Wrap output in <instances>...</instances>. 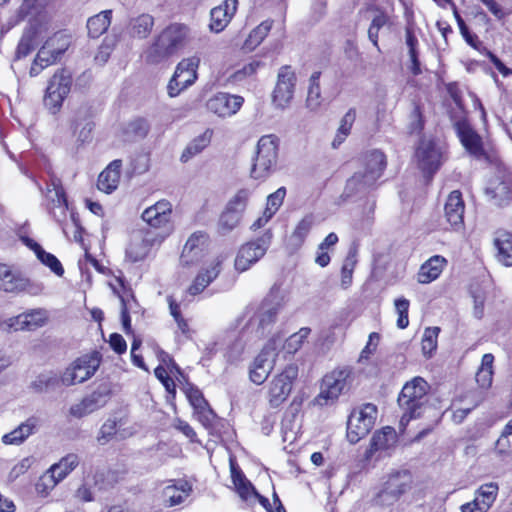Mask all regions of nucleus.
<instances>
[{
    "instance_id": "9d476101",
    "label": "nucleus",
    "mask_w": 512,
    "mask_h": 512,
    "mask_svg": "<svg viewBox=\"0 0 512 512\" xmlns=\"http://www.w3.org/2000/svg\"><path fill=\"white\" fill-rule=\"evenodd\" d=\"M271 239L272 233L267 231L257 240L242 245L235 259V269L239 272H245L258 262L265 255Z\"/></svg>"
},
{
    "instance_id": "4c0bfd02",
    "label": "nucleus",
    "mask_w": 512,
    "mask_h": 512,
    "mask_svg": "<svg viewBox=\"0 0 512 512\" xmlns=\"http://www.w3.org/2000/svg\"><path fill=\"white\" fill-rule=\"evenodd\" d=\"M151 245L149 238L135 235L126 248V256L133 262L141 261L147 256Z\"/></svg>"
},
{
    "instance_id": "864d4df0",
    "label": "nucleus",
    "mask_w": 512,
    "mask_h": 512,
    "mask_svg": "<svg viewBox=\"0 0 512 512\" xmlns=\"http://www.w3.org/2000/svg\"><path fill=\"white\" fill-rule=\"evenodd\" d=\"M286 195L285 187L278 188L274 193L267 197V205L264 212L268 217H272L280 208Z\"/></svg>"
},
{
    "instance_id": "49530a36",
    "label": "nucleus",
    "mask_w": 512,
    "mask_h": 512,
    "mask_svg": "<svg viewBox=\"0 0 512 512\" xmlns=\"http://www.w3.org/2000/svg\"><path fill=\"white\" fill-rule=\"evenodd\" d=\"M320 75L321 73L316 71L310 76L309 79L306 105L312 111L318 110L322 103L321 89L319 84Z\"/></svg>"
},
{
    "instance_id": "13d9d810",
    "label": "nucleus",
    "mask_w": 512,
    "mask_h": 512,
    "mask_svg": "<svg viewBox=\"0 0 512 512\" xmlns=\"http://www.w3.org/2000/svg\"><path fill=\"white\" fill-rule=\"evenodd\" d=\"M184 392L194 411L197 409H203V407L208 404L202 392L197 387L187 384L184 388Z\"/></svg>"
},
{
    "instance_id": "e433bc0d",
    "label": "nucleus",
    "mask_w": 512,
    "mask_h": 512,
    "mask_svg": "<svg viewBox=\"0 0 512 512\" xmlns=\"http://www.w3.org/2000/svg\"><path fill=\"white\" fill-rule=\"evenodd\" d=\"M112 10H104L87 20L88 34L92 38H98L107 31L111 24Z\"/></svg>"
},
{
    "instance_id": "3c124183",
    "label": "nucleus",
    "mask_w": 512,
    "mask_h": 512,
    "mask_svg": "<svg viewBox=\"0 0 512 512\" xmlns=\"http://www.w3.org/2000/svg\"><path fill=\"white\" fill-rule=\"evenodd\" d=\"M241 214L226 207L219 219V230L222 234L232 231L240 222Z\"/></svg>"
},
{
    "instance_id": "a18cd8bd",
    "label": "nucleus",
    "mask_w": 512,
    "mask_h": 512,
    "mask_svg": "<svg viewBox=\"0 0 512 512\" xmlns=\"http://www.w3.org/2000/svg\"><path fill=\"white\" fill-rule=\"evenodd\" d=\"M355 119L356 110L354 108H350L340 121L339 128L332 141L333 148H338L345 141L346 137L350 134Z\"/></svg>"
},
{
    "instance_id": "a19ab883",
    "label": "nucleus",
    "mask_w": 512,
    "mask_h": 512,
    "mask_svg": "<svg viewBox=\"0 0 512 512\" xmlns=\"http://www.w3.org/2000/svg\"><path fill=\"white\" fill-rule=\"evenodd\" d=\"M273 25L272 20H265L254 28L246 38L243 49L247 51L254 50L266 38Z\"/></svg>"
},
{
    "instance_id": "c03bdc74",
    "label": "nucleus",
    "mask_w": 512,
    "mask_h": 512,
    "mask_svg": "<svg viewBox=\"0 0 512 512\" xmlns=\"http://www.w3.org/2000/svg\"><path fill=\"white\" fill-rule=\"evenodd\" d=\"M493 362L494 356L490 353L484 354L481 366L476 373V382L482 388H489L493 378Z\"/></svg>"
},
{
    "instance_id": "774afa93",
    "label": "nucleus",
    "mask_w": 512,
    "mask_h": 512,
    "mask_svg": "<svg viewBox=\"0 0 512 512\" xmlns=\"http://www.w3.org/2000/svg\"><path fill=\"white\" fill-rule=\"evenodd\" d=\"M55 377L49 374H40L37 378L32 382V388L37 392H43L48 389L51 385L55 383Z\"/></svg>"
},
{
    "instance_id": "6ab92c4d",
    "label": "nucleus",
    "mask_w": 512,
    "mask_h": 512,
    "mask_svg": "<svg viewBox=\"0 0 512 512\" xmlns=\"http://www.w3.org/2000/svg\"><path fill=\"white\" fill-rule=\"evenodd\" d=\"M244 99L228 93H218L207 101V109L219 117H230L241 108Z\"/></svg>"
},
{
    "instance_id": "c85d7f7f",
    "label": "nucleus",
    "mask_w": 512,
    "mask_h": 512,
    "mask_svg": "<svg viewBox=\"0 0 512 512\" xmlns=\"http://www.w3.org/2000/svg\"><path fill=\"white\" fill-rule=\"evenodd\" d=\"M365 170H359L350 177L345 186V194L350 197L357 194H365L374 188L377 178Z\"/></svg>"
},
{
    "instance_id": "473e14b6",
    "label": "nucleus",
    "mask_w": 512,
    "mask_h": 512,
    "mask_svg": "<svg viewBox=\"0 0 512 512\" xmlns=\"http://www.w3.org/2000/svg\"><path fill=\"white\" fill-rule=\"evenodd\" d=\"M446 262V259L442 256H432L420 267L418 272V282L428 284L436 280L442 273Z\"/></svg>"
},
{
    "instance_id": "72a5a7b5",
    "label": "nucleus",
    "mask_w": 512,
    "mask_h": 512,
    "mask_svg": "<svg viewBox=\"0 0 512 512\" xmlns=\"http://www.w3.org/2000/svg\"><path fill=\"white\" fill-rule=\"evenodd\" d=\"M37 426V419L31 417L18 427L2 437V442L6 445H19L23 443L30 435L34 434Z\"/></svg>"
},
{
    "instance_id": "20e7f679",
    "label": "nucleus",
    "mask_w": 512,
    "mask_h": 512,
    "mask_svg": "<svg viewBox=\"0 0 512 512\" xmlns=\"http://www.w3.org/2000/svg\"><path fill=\"white\" fill-rule=\"evenodd\" d=\"M427 386V382L421 377H415L404 385L398 397V404L403 410L401 425H407L412 419L421 416L425 409Z\"/></svg>"
},
{
    "instance_id": "4be33fe9",
    "label": "nucleus",
    "mask_w": 512,
    "mask_h": 512,
    "mask_svg": "<svg viewBox=\"0 0 512 512\" xmlns=\"http://www.w3.org/2000/svg\"><path fill=\"white\" fill-rule=\"evenodd\" d=\"M226 256L220 254L216 256L211 263L203 268L195 277L193 283L189 286V294L195 296L204 291V289L218 277L222 270V264L225 261Z\"/></svg>"
},
{
    "instance_id": "603ef678",
    "label": "nucleus",
    "mask_w": 512,
    "mask_h": 512,
    "mask_svg": "<svg viewBox=\"0 0 512 512\" xmlns=\"http://www.w3.org/2000/svg\"><path fill=\"white\" fill-rule=\"evenodd\" d=\"M310 328H301L297 333L292 334L284 344V348L290 354L295 353L303 344L304 340L310 334Z\"/></svg>"
},
{
    "instance_id": "f03ea898",
    "label": "nucleus",
    "mask_w": 512,
    "mask_h": 512,
    "mask_svg": "<svg viewBox=\"0 0 512 512\" xmlns=\"http://www.w3.org/2000/svg\"><path fill=\"white\" fill-rule=\"evenodd\" d=\"M353 380L352 368L348 366L335 368L322 378L320 392L314 398V404L321 407L334 404L341 394L350 390Z\"/></svg>"
},
{
    "instance_id": "dca6fc26",
    "label": "nucleus",
    "mask_w": 512,
    "mask_h": 512,
    "mask_svg": "<svg viewBox=\"0 0 512 512\" xmlns=\"http://www.w3.org/2000/svg\"><path fill=\"white\" fill-rule=\"evenodd\" d=\"M111 389L108 384L99 385L91 394L70 407L69 413L75 418H82L102 408L109 400Z\"/></svg>"
},
{
    "instance_id": "f257e3e1",
    "label": "nucleus",
    "mask_w": 512,
    "mask_h": 512,
    "mask_svg": "<svg viewBox=\"0 0 512 512\" xmlns=\"http://www.w3.org/2000/svg\"><path fill=\"white\" fill-rule=\"evenodd\" d=\"M191 40V29L182 23H171L155 35L143 51L148 64L165 62L182 50Z\"/></svg>"
},
{
    "instance_id": "7c9ffc66",
    "label": "nucleus",
    "mask_w": 512,
    "mask_h": 512,
    "mask_svg": "<svg viewBox=\"0 0 512 512\" xmlns=\"http://www.w3.org/2000/svg\"><path fill=\"white\" fill-rule=\"evenodd\" d=\"M121 166V160H114L100 173L97 181L100 191L110 194L118 187Z\"/></svg>"
},
{
    "instance_id": "bb28decb",
    "label": "nucleus",
    "mask_w": 512,
    "mask_h": 512,
    "mask_svg": "<svg viewBox=\"0 0 512 512\" xmlns=\"http://www.w3.org/2000/svg\"><path fill=\"white\" fill-rule=\"evenodd\" d=\"M154 25V17L148 13H142L129 19L126 32L132 39L144 40L149 37Z\"/></svg>"
},
{
    "instance_id": "79ce46f5",
    "label": "nucleus",
    "mask_w": 512,
    "mask_h": 512,
    "mask_svg": "<svg viewBox=\"0 0 512 512\" xmlns=\"http://www.w3.org/2000/svg\"><path fill=\"white\" fill-rule=\"evenodd\" d=\"M314 224V218L312 215H306L302 218V220L297 224L293 233L289 238V244L294 249H299L304 243L306 237L308 236L312 226Z\"/></svg>"
},
{
    "instance_id": "2f4dec72",
    "label": "nucleus",
    "mask_w": 512,
    "mask_h": 512,
    "mask_svg": "<svg viewBox=\"0 0 512 512\" xmlns=\"http://www.w3.org/2000/svg\"><path fill=\"white\" fill-rule=\"evenodd\" d=\"M22 241L26 246L34 251L38 260L45 266L49 267L54 274L57 276H62L64 274V268L56 256L46 252L41 245L33 239L23 237Z\"/></svg>"
},
{
    "instance_id": "338daca9",
    "label": "nucleus",
    "mask_w": 512,
    "mask_h": 512,
    "mask_svg": "<svg viewBox=\"0 0 512 512\" xmlns=\"http://www.w3.org/2000/svg\"><path fill=\"white\" fill-rule=\"evenodd\" d=\"M495 452L501 457H506L512 454V437L500 435L495 443Z\"/></svg>"
},
{
    "instance_id": "393cba45",
    "label": "nucleus",
    "mask_w": 512,
    "mask_h": 512,
    "mask_svg": "<svg viewBox=\"0 0 512 512\" xmlns=\"http://www.w3.org/2000/svg\"><path fill=\"white\" fill-rule=\"evenodd\" d=\"M397 442V434L394 428L386 426L373 434L369 448L364 453V460L369 462L376 452L387 451Z\"/></svg>"
},
{
    "instance_id": "5701e85b",
    "label": "nucleus",
    "mask_w": 512,
    "mask_h": 512,
    "mask_svg": "<svg viewBox=\"0 0 512 512\" xmlns=\"http://www.w3.org/2000/svg\"><path fill=\"white\" fill-rule=\"evenodd\" d=\"M167 483L162 494L168 507L182 504L193 492L192 483L186 479H171Z\"/></svg>"
},
{
    "instance_id": "09e8293b",
    "label": "nucleus",
    "mask_w": 512,
    "mask_h": 512,
    "mask_svg": "<svg viewBox=\"0 0 512 512\" xmlns=\"http://www.w3.org/2000/svg\"><path fill=\"white\" fill-rule=\"evenodd\" d=\"M439 332V327H427L424 330L421 341V349L424 356L431 357L436 350Z\"/></svg>"
},
{
    "instance_id": "aec40b11",
    "label": "nucleus",
    "mask_w": 512,
    "mask_h": 512,
    "mask_svg": "<svg viewBox=\"0 0 512 512\" xmlns=\"http://www.w3.org/2000/svg\"><path fill=\"white\" fill-rule=\"evenodd\" d=\"M4 286L7 293H27L32 296L41 294L44 289L42 283L31 280L18 269H12Z\"/></svg>"
},
{
    "instance_id": "cd10ccee",
    "label": "nucleus",
    "mask_w": 512,
    "mask_h": 512,
    "mask_svg": "<svg viewBox=\"0 0 512 512\" xmlns=\"http://www.w3.org/2000/svg\"><path fill=\"white\" fill-rule=\"evenodd\" d=\"M230 471L235 490L243 501L249 502L254 500L256 496H259L253 484L246 478L233 460H230Z\"/></svg>"
},
{
    "instance_id": "412c9836",
    "label": "nucleus",
    "mask_w": 512,
    "mask_h": 512,
    "mask_svg": "<svg viewBox=\"0 0 512 512\" xmlns=\"http://www.w3.org/2000/svg\"><path fill=\"white\" fill-rule=\"evenodd\" d=\"M464 201L462 194L458 190L452 191L446 200L444 206V219L450 229L459 231L464 226Z\"/></svg>"
},
{
    "instance_id": "f3484780",
    "label": "nucleus",
    "mask_w": 512,
    "mask_h": 512,
    "mask_svg": "<svg viewBox=\"0 0 512 512\" xmlns=\"http://www.w3.org/2000/svg\"><path fill=\"white\" fill-rule=\"evenodd\" d=\"M276 361L275 348L265 347L254 359L250 366V380L257 384H263L274 368Z\"/></svg>"
},
{
    "instance_id": "4d7b16f0",
    "label": "nucleus",
    "mask_w": 512,
    "mask_h": 512,
    "mask_svg": "<svg viewBox=\"0 0 512 512\" xmlns=\"http://www.w3.org/2000/svg\"><path fill=\"white\" fill-rule=\"evenodd\" d=\"M395 309L398 314L397 327L405 329L409 325L408 311L410 302L406 298H398L395 300Z\"/></svg>"
},
{
    "instance_id": "ddd939ff",
    "label": "nucleus",
    "mask_w": 512,
    "mask_h": 512,
    "mask_svg": "<svg viewBox=\"0 0 512 512\" xmlns=\"http://www.w3.org/2000/svg\"><path fill=\"white\" fill-rule=\"evenodd\" d=\"M412 475L407 470L395 471L388 476L382 490L378 493V501L382 505H391L404 493L410 490Z\"/></svg>"
},
{
    "instance_id": "69168bd1",
    "label": "nucleus",
    "mask_w": 512,
    "mask_h": 512,
    "mask_svg": "<svg viewBox=\"0 0 512 512\" xmlns=\"http://www.w3.org/2000/svg\"><path fill=\"white\" fill-rule=\"evenodd\" d=\"M79 464V457L76 454H68L55 464V471L63 469L68 474L73 471Z\"/></svg>"
},
{
    "instance_id": "37998d69",
    "label": "nucleus",
    "mask_w": 512,
    "mask_h": 512,
    "mask_svg": "<svg viewBox=\"0 0 512 512\" xmlns=\"http://www.w3.org/2000/svg\"><path fill=\"white\" fill-rule=\"evenodd\" d=\"M49 45H44L39 49L36 58L30 68V75L37 76L44 68L56 63L58 57L49 49Z\"/></svg>"
},
{
    "instance_id": "680f3d73",
    "label": "nucleus",
    "mask_w": 512,
    "mask_h": 512,
    "mask_svg": "<svg viewBox=\"0 0 512 512\" xmlns=\"http://www.w3.org/2000/svg\"><path fill=\"white\" fill-rule=\"evenodd\" d=\"M117 423L113 419H108L101 426L97 441L99 444H106L116 433Z\"/></svg>"
},
{
    "instance_id": "423d86ee",
    "label": "nucleus",
    "mask_w": 512,
    "mask_h": 512,
    "mask_svg": "<svg viewBox=\"0 0 512 512\" xmlns=\"http://www.w3.org/2000/svg\"><path fill=\"white\" fill-rule=\"evenodd\" d=\"M377 418V407L366 403L353 409L347 421V439L355 444L373 428Z\"/></svg>"
},
{
    "instance_id": "1a4fd4ad",
    "label": "nucleus",
    "mask_w": 512,
    "mask_h": 512,
    "mask_svg": "<svg viewBox=\"0 0 512 512\" xmlns=\"http://www.w3.org/2000/svg\"><path fill=\"white\" fill-rule=\"evenodd\" d=\"M199 64L200 58L198 56L184 58L177 64L174 74L167 86L168 95L170 97L178 96L183 90L194 84L197 79Z\"/></svg>"
},
{
    "instance_id": "c9c22d12",
    "label": "nucleus",
    "mask_w": 512,
    "mask_h": 512,
    "mask_svg": "<svg viewBox=\"0 0 512 512\" xmlns=\"http://www.w3.org/2000/svg\"><path fill=\"white\" fill-rule=\"evenodd\" d=\"M212 134V130L207 129L201 135L194 138L182 152L180 160L186 163L194 156L201 153L210 144Z\"/></svg>"
},
{
    "instance_id": "f8f14e48",
    "label": "nucleus",
    "mask_w": 512,
    "mask_h": 512,
    "mask_svg": "<svg viewBox=\"0 0 512 512\" xmlns=\"http://www.w3.org/2000/svg\"><path fill=\"white\" fill-rule=\"evenodd\" d=\"M298 376V367L290 364L278 375H276L269 384L268 400L273 408L279 407L286 401L292 390V383Z\"/></svg>"
},
{
    "instance_id": "0eeeda50",
    "label": "nucleus",
    "mask_w": 512,
    "mask_h": 512,
    "mask_svg": "<svg viewBox=\"0 0 512 512\" xmlns=\"http://www.w3.org/2000/svg\"><path fill=\"white\" fill-rule=\"evenodd\" d=\"M282 306L283 296L278 288L273 287L250 320V325H257L256 332L259 336H264L270 331Z\"/></svg>"
},
{
    "instance_id": "de8ad7c7",
    "label": "nucleus",
    "mask_w": 512,
    "mask_h": 512,
    "mask_svg": "<svg viewBox=\"0 0 512 512\" xmlns=\"http://www.w3.org/2000/svg\"><path fill=\"white\" fill-rule=\"evenodd\" d=\"M149 132V124L143 118L129 122L124 128V136L127 141H137L145 138Z\"/></svg>"
},
{
    "instance_id": "0e129e2a",
    "label": "nucleus",
    "mask_w": 512,
    "mask_h": 512,
    "mask_svg": "<svg viewBox=\"0 0 512 512\" xmlns=\"http://www.w3.org/2000/svg\"><path fill=\"white\" fill-rule=\"evenodd\" d=\"M498 489L499 488L496 483H487L480 486V488L476 491V496L483 497V499L486 500V503L492 505L496 500Z\"/></svg>"
},
{
    "instance_id": "a878e982",
    "label": "nucleus",
    "mask_w": 512,
    "mask_h": 512,
    "mask_svg": "<svg viewBox=\"0 0 512 512\" xmlns=\"http://www.w3.org/2000/svg\"><path fill=\"white\" fill-rule=\"evenodd\" d=\"M47 319L46 311L34 309L9 319V327L13 330H35L41 327Z\"/></svg>"
},
{
    "instance_id": "58836bf2",
    "label": "nucleus",
    "mask_w": 512,
    "mask_h": 512,
    "mask_svg": "<svg viewBox=\"0 0 512 512\" xmlns=\"http://www.w3.org/2000/svg\"><path fill=\"white\" fill-rule=\"evenodd\" d=\"M371 11L374 12V15L368 28V38L373 46L376 47L380 52V47L378 44L379 31L381 28L388 24L389 16L385 11L376 7L371 8Z\"/></svg>"
},
{
    "instance_id": "b1692460",
    "label": "nucleus",
    "mask_w": 512,
    "mask_h": 512,
    "mask_svg": "<svg viewBox=\"0 0 512 512\" xmlns=\"http://www.w3.org/2000/svg\"><path fill=\"white\" fill-rule=\"evenodd\" d=\"M238 7V0H224L210 11L209 28L212 32L220 33L232 20Z\"/></svg>"
},
{
    "instance_id": "bf43d9fd",
    "label": "nucleus",
    "mask_w": 512,
    "mask_h": 512,
    "mask_svg": "<svg viewBox=\"0 0 512 512\" xmlns=\"http://www.w3.org/2000/svg\"><path fill=\"white\" fill-rule=\"evenodd\" d=\"M260 66V61H252L244 65L241 69L235 71L232 74L231 78L234 82H241L247 78L254 76Z\"/></svg>"
},
{
    "instance_id": "e2e57ef3",
    "label": "nucleus",
    "mask_w": 512,
    "mask_h": 512,
    "mask_svg": "<svg viewBox=\"0 0 512 512\" xmlns=\"http://www.w3.org/2000/svg\"><path fill=\"white\" fill-rule=\"evenodd\" d=\"M155 377L163 384L166 391L175 395L176 385L174 380L168 375L167 370L159 365L154 370Z\"/></svg>"
},
{
    "instance_id": "8fccbe9b",
    "label": "nucleus",
    "mask_w": 512,
    "mask_h": 512,
    "mask_svg": "<svg viewBox=\"0 0 512 512\" xmlns=\"http://www.w3.org/2000/svg\"><path fill=\"white\" fill-rule=\"evenodd\" d=\"M70 36L63 32H57L46 40L44 45H49L51 52L58 58L69 48Z\"/></svg>"
},
{
    "instance_id": "9b49d317",
    "label": "nucleus",
    "mask_w": 512,
    "mask_h": 512,
    "mask_svg": "<svg viewBox=\"0 0 512 512\" xmlns=\"http://www.w3.org/2000/svg\"><path fill=\"white\" fill-rule=\"evenodd\" d=\"M71 84V74L65 69L56 72L49 81L44 104L53 114L59 111L64 99L70 92Z\"/></svg>"
},
{
    "instance_id": "4468645a",
    "label": "nucleus",
    "mask_w": 512,
    "mask_h": 512,
    "mask_svg": "<svg viewBox=\"0 0 512 512\" xmlns=\"http://www.w3.org/2000/svg\"><path fill=\"white\" fill-rule=\"evenodd\" d=\"M296 86V75L290 66L280 67L277 82L272 93V102L277 109H285L293 99Z\"/></svg>"
},
{
    "instance_id": "ea45409f",
    "label": "nucleus",
    "mask_w": 512,
    "mask_h": 512,
    "mask_svg": "<svg viewBox=\"0 0 512 512\" xmlns=\"http://www.w3.org/2000/svg\"><path fill=\"white\" fill-rule=\"evenodd\" d=\"M495 246L497 249V259L505 266L512 265V234L501 232L495 238Z\"/></svg>"
},
{
    "instance_id": "a211bd4d",
    "label": "nucleus",
    "mask_w": 512,
    "mask_h": 512,
    "mask_svg": "<svg viewBox=\"0 0 512 512\" xmlns=\"http://www.w3.org/2000/svg\"><path fill=\"white\" fill-rule=\"evenodd\" d=\"M172 204L167 200H160L146 208L142 219L152 228L171 229Z\"/></svg>"
},
{
    "instance_id": "5fc2aeb1",
    "label": "nucleus",
    "mask_w": 512,
    "mask_h": 512,
    "mask_svg": "<svg viewBox=\"0 0 512 512\" xmlns=\"http://www.w3.org/2000/svg\"><path fill=\"white\" fill-rule=\"evenodd\" d=\"M57 194H58L57 206H51L50 213L58 223H62L67 218L68 204H67L65 192L58 190L56 192V195Z\"/></svg>"
},
{
    "instance_id": "39448f33",
    "label": "nucleus",
    "mask_w": 512,
    "mask_h": 512,
    "mask_svg": "<svg viewBox=\"0 0 512 512\" xmlns=\"http://www.w3.org/2000/svg\"><path fill=\"white\" fill-rule=\"evenodd\" d=\"M278 159V139L274 135H264L257 143L253 158L251 176L254 179L268 177L274 170Z\"/></svg>"
},
{
    "instance_id": "6e6552de",
    "label": "nucleus",
    "mask_w": 512,
    "mask_h": 512,
    "mask_svg": "<svg viewBox=\"0 0 512 512\" xmlns=\"http://www.w3.org/2000/svg\"><path fill=\"white\" fill-rule=\"evenodd\" d=\"M100 363L101 356L97 351L82 355L66 368L61 381L66 386L83 383L95 374Z\"/></svg>"
},
{
    "instance_id": "c756f323",
    "label": "nucleus",
    "mask_w": 512,
    "mask_h": 512,
    "mask_svg": "<svg viewBox=\"0 0 512 512\" xmlns=\"http://www.w3.org/2000/svg\"><path fill=\"white\" fill-rule=\"evenodd\" d=\"M208 242L209 236L207 233L203 231L193 233L183 248L182 259H186V262L197 260L207 248Z\"/></svg>"
},
{
    "instance_id": "2eb2a0df",
    "label": "nucleus",
    "mask_w": 512,
    "mask_h": 512,
    "mask_svg": "<svg viewBox=\"0 0 512 512\" xmlns=\"http://www.w3.org/2000/svg\"><path fill=\"white\" fill-rule=\"evenodd\" d=\"M441 151L432 140L422 139L415 152L419 169L429 179L441 165Z\"/></svg>"
},
{
    "instance_id": "6e6d98bb",
    "label": "nucleus",
    "mask_w": 512,
    "mask_h": 512,
    "mask_svg": "<svg viewBox=\"0 0 512 512\" xmlns=\"http://www.w3.org/2000/svg\"><path fill=\"white\" fill-rule=\"evenodd\" d=\"M249 197L250 191L248 189H240L228 202L227 208L242 215L246 209Z\"/></svg>"
},
{
    "instance_id": "052dcab7",
    "label": "nucleus",
    "mask_w": 512,
    "mask_h": 512,
    "mask_svg": "<svg viewBox=\"0 0 512 512\" xmlns=\"http://www.w3.org/2000/svg\"><path fill=\"white\" fill-rule=\"evenodd\" d=\"M356 260L354 255L349 254L344 261L341 269V285L344 289L348 288L352 282V275Z\"/></svg>"
},
{
    "instance_id": "7ed1b4c3",
    "label": "nucleus",
    "mask_w": 512,
    "mask_h": 512,
    "mask_svg": "<svg viewBox=\"0 0 512 512\" xmlns=\"http://www.w3.org/2000/svg\"><path fill=\"white\" fill-rule=\"evenodd\" d=\"M453 100L457 105V109L449 112V117L453 128L459 138L462 146L472 156L480 158L484 154V146L482 137L468 122L467 117L460 105L458 95L450 91Z\"/></svg>"
},
{
    "instance_id": "f704fd0d",
    "label": "nucleus",
    "mask_w": 512,
    "mask_h": 512,
    "mask_svg": "<svg viewBox=\"0 0 512 512\" xmlns=\"http://www.w3.org/2000/svg\"><path fill=\"white\" fill-rule=\"evenodd\" d=\"M387 166L385 154L378 149L368 151L364 156V168L369 174L379 179Z\"/></svg>"
}]
</instances>
